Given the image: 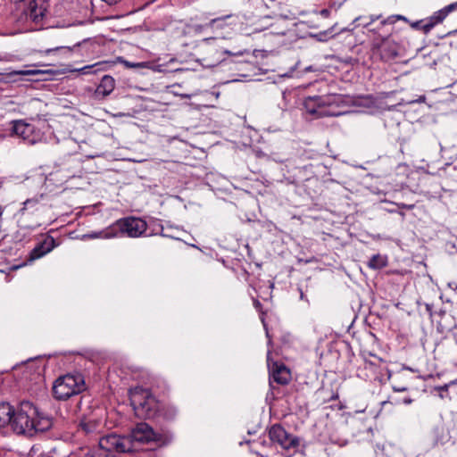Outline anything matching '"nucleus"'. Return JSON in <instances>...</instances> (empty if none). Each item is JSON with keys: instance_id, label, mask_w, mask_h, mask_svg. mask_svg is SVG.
<instances>
[{"instance_id": "obj_24", "label": "nucleus", "mask_w": 457, "mask_h": 457, "mask_svg": "<svg viewBox=\"0 0 457 457\" xmlns=\"http://www.w3.org/2000/svg\"><path fill=\"white\" fill-rule=\"evenodd\" d=\"M397 21H403L405 22H409V20L405 16L401 15V14H394V15L388 16L386 19L383 20L381 21V24L382 25L395 24Z\"/></svg>"}, {"instance_id": "obj_33", "label": "nucleus", "mask_w": 457, "mask_h": 457, "mask_svg": "<svg viewBox=\"0 0 457 457\" xmlns=\"http://www.w3.org/2000/svg\"><path fill=\"white\" fill-rule=\"evenodd\" d=\"M381 15H371L370 18V22H374L375 21L380 19Z\"/></svg>"}, {"instance_id": "obj_28", "label": "nucleus", "mask_w": 457, "mask_h": 457, "mask_svg": "<svg viewBox=\"0 0 457 457\" xmlns=\"http://www.w3.org/2000/svg\"><path fill=\"white\" fill-rule=\"evenodd\" d=\"M424 23H425V21H417L411 22V26L416 29H422V25Z\"/></svg>"}, {"instance_id": "obj_20", "label": "nucleus", "mask_w": 457, "mask_h": 457, "mask_svg": "<svg viewBox=\"0 0 457 457\" xmlns=\"http://www.w3.org/2000/svg\"><path fill=\"white\" fill-rule=\"evenodd\" d=\"M229 17H230V15H225V16L212 19L208 23H206L204 26H201V28H208V29H222L226 27L225 21Z\"/></svg>"}, {"instance_id": "obj_17", "label": "nucleus", "mask_w": 457, "mask_h": 457, "mask_svg": "<svg viewBox=\"0 0 457 457\" xmlns=\"http://www.w3.org/2000/svg\"><path fill=\"white\" fill-rule=\"evenodd\" d=\"M446 18L445 14L442 10L434 12L428 19L425 21L422 25V30L425 33L429 32L436 25L441 23Z\"/></svg>"}, {"instance_id": "obj_29", "label": "nucleus", "mask_w": 457, "mask_h": 457, "mask_svg": "<svg viewBox=\"0 0 457 457\" xmlns=\"http://www.w3.org/2000/svg\"><path fill=\"white\" fill-rule=\"evenodd\" d=\"M15 73L19 74V75H34V74L38 73V71H32V70L20 71H16Z\"/></svg>"}, {"instance_id": "obj_25", "label": "nucleus", "mask_w": 457, "mask_h": 457, "mask_svg": "<svg viewBox=\"0 0 457 457\" xmlns=\"http://www.w3.org/2000/svg\"><path fill=\"white\" fill-rule=\"evenodd\" d=\"M103 65H104V63L97 62V63H95L92 65L84 66L83 68L79 69V71H81V73H83V74L95 73V72H96V70L95 68L98 67V66H103Z\"/></svg>"}, {"instance_id": "obj_7", "label": "nucleus", "mask_w": 457, "mask_h": 457, "mask_svg": "<svg viewBox=\"0 0 457 457\" xmlns=\"http://www.w3.org/2000/svg\"><path fill=\"white\" fill-rule=\"evenodd\" d=\"M95 449L114 454L115 453L133 452V445L131 444V438H127V436H124L115 433H110L99 438L98 446L95 447Z\"/></svg>"}, {"instance_id": "obj_9", "label": "nucleus", "mask_w": 457, "mask_h": 457, "mask_svg": "<svg viewBox=\"0 0 457 457\" xmlns=\"http://www.w3.org/2000/svg\"><path fill=\"white\" fill-rule=\"evenodd\" d=\"M127 438H131L133 451H135V443L149 444L159 442L162 440V435L154 430V428L145 422L137 423L131 430V433L127 436Z\"/></svg>"}, {"instance_id": "obj_6", "label": "nucleus", "mask_w": 457, "mask_h": 457, "mask_svg": "<svg viewBox=\"0 0 457 457\" xmlns=\"http://www.w3.org/2000/svg\"><path fill=\"white\" fill-rule=\"evenodd\" d=\"M199 50L206 55L202 58L204 65L213 67L225 60L224 55H243L244 52H231L220 46L216 38H204L199 45Z\"/></svg>"}, {"instance_id": "obj_1", "label": "nucleus", "mask_w": 457, "mask_h": 457, "mask_svg": "<svg viewBox=\"0 0 457 457\" xmlns=\"http://www.w3.org/2000/svg\"><path fill=\"white\" fill-rule=\"evenodd\" d=\"M146 228L147 224L144 220L131 216L120 219L107 228L99 232L87 234L84 237L91 239L99 237L112 238L119 237L120 234L127 235L129 237H138L143 235Z\"/></svg>"}, {"instance_id": "obj_16", "label": "nucleus", "mask_w": 457, "mask_h": 457, "mask_svg": "<svg viewBox=\"0 0 457 457\" xmlns=\"http://www.w3.org/2000/svg\"><path fill=\"white\" fill-rule=\"evenodd\" d=\"M33 425L35 427L33 429L34 435L37 432H45L51 428L53 421L49 417L44 416L38 411V415L36 417V419H33Z\"/></svg>"}, {"instance_id": "obj_11", "label": "nucleus", "mask_w": 457, "mask_h": 457, "mask_svg": "<svg viewBox=\"0 0 457 457\" xmlns=\"http://www.w3.org/2000/svg\"><path fill=\"white\" fill-rule=\"evenodd\" d=\"M12 131L29 145L37 144L44 137V133L40 129L24 120L12 121Z\"/></svg>"}, {"instance_id": "obj_36", "label": "nucleus", "mask_w": 457, "mask_h": 457, "mask_svg": "<svg viewBox=\"0 0 457 457\" xmlns=\"http://www.w3.org/2000/svg\"><path fill=\"white\" fill-rule=\"evenodd\" d=\"M325 34H326V33H320V34H319L317 37H319V39H320V40H322L321 36H322V35H325Z\"/></svg>"}, {"instance_id": "obj_13", "label": "nucleus", "mask_w": 457, "mask_h": 457, "mask_svg": "<svg viewBox=\"0 0 457 457\" xmlns=\"http://www.w3.org/2000/svg\"><path fill=\"white\" fill-rule=\"evenodd\" d=\"M55 240L51 236H46L41 242L37 244L29 255V261L39 259L56 247Z\"/></svg>"}, {"instance_id": "obj_2", "label": "nucleus", "mask_w": 457, "mask_h": 457, "mask_svg": "<svg viewBox=\"0 0 457 457\" xmlns=\"http://www.w3.org/2000/svg\"><path fill=\"white\" fill-rule=\"evenodd\" d=\"M131 406L139 419H153L160 410V403L150 390L137 386L129 391Z\"/></svg>"}, {"instance_id": "obj_8", "label": "nucleus", "mask_w": 457, "mask_h": 457, "mask_svg": "<svg viewBox=\"0 0 457 457\" xmlns=\"http://www.w3.org/2000/svg\"><path fill=\"white\" fill-rule=\"evenodd\" d=\"M266 329V337L268 338V345L272 346V339L270 336L268 329ZM267 365L270 373V383L276 382L278 385L284 386L289 383L291 379L290 370L282 362L273 361L271 359V348L267 352Z\"/></svg>"}, {"instance_id": "obj_30", "label": "nucleus", "mask_w": 457, "mask_h": 457, "mask_svg": "<svg viewBox=\"0 0 457 457\" xmlns=\"http://www.w3.org/2000/svg\"><path fill=\"white\" fill-rule=\"evenodd\" d=\"M407 389L408 388L405 386H393V390L395 392H405V391H407Z\"/></svg>"}, {"instance_id": "obj_10", "label": "nucleus", "mask_w": 457, "mask_h": 457, "mask_svg": "<svg viewBox=\"0 0 457 457\" xmlns=\"http://www.w3.org/2000/svg\"><path fill=\"white\" fill-rule=\"evenodd\" d=\"M269 437L272 443H276L281 446L282 449L289 451H295L299 446V439L286 431V429L279 424H275L269 429Z\"/></svg>"}, {"instance_id": "obj_21", "label": "nucleus", "mask_w": 457, "mask_h": 457, "mask_svg": "<svg viewBox=\"0 0 457 457\" xmlns=\"http://www.w3.org/2000/svg\"><path fill=\"white\" fill-rule=\"evenodd\" d=\"M98 427L99 422L96 420H85L79 424L80 429L87 435L96 432Z\"/></svg>"}, {"instance_id": "obj_15", "label": "nucleus", "mask_w": 457, "mask_h": 457, "mask_svg": "<svg viewBox=\"0 0 457 457\" xmlns=\"http://www.w3.org/2000/svg\"><path fill=\"white\" fill-rule=\"evenodd\" d=\"M115 87V80L109 75H104L96 89V96L104 98L109 96Z\"/></svg>"}, {"instance_id": "obj_3", "label": "nucleus", "mask_w": 457, "mask_h": 457, "mask_svg": "<svg viewBox=\"0 0 457 457\" xmlns=\"http://www.w3.org/2000/svg\"><path fill=\"white\" fill-rule=\"evenodd\" d=\"M338 96L336 95H324L308 96L303 100V108L313 118L337 116V112Z\"/></svg>"}, {"instance_id": "obj_32", "label": "nucleus", "mask_w": 457, "mask_h": 457, "mask_svg": "<svg viewBox=\"0 0 457 457\" xmlns=\"http://www.w3.org/2000/svg\"><path fill=\"white\" fill-rule=\"evenodd\" d=\"M412 401H413V400H412L411 398H410V397H405V398H403V403L404 404H410V403H412Z\"/></svg>"}, {"instance_id": "obj_27", "label": "nucleus", "mask_w": 457, "mask_h": 457, "mask_svg": "<svg viewBox=\"0 0 457 457\" xmlns=\"http://www.w3.org/2000/svg\"><path fill=\"white\" fill-rule=\"evenodd\" d=\"M443 11V12L445 14V16L447 17V15L457 10V1L455 3H453V4H450L448 5H446L445 7H444L443 9H441Z\"/></svg>"}, {"instance_id": "obj_31", "label": "nucleus", "mask_w": 457, "mask_h": 457, "mask_svg": "<svg viewBox=\"0 0 457 457\" xmlns=\"http://www.w3.org/2000/svg\"><path fill=\"white\" fill-rule=\"evenodd\" d=\"M425 101H426V96H420L418 99L411 100V101L408 102V104H414V103H424Z\"/></svg>"}, {"instance_id": "obj_22", "label": "nucleus", "mask_w": 457, "mask_h": 457, "mask_svg": "<svg viewBox=\"0 0 457 457\" xmlns=\"http://www.w3.org/2000/svg\"><path fill=\"white\" fill-rule=\"evenodd\" d=\"M432 439H433V444L435 445H437L439 444L442 445L445 443V430H444L443 427L434 428V429L432 431Z\"/></svg>"}, {"instance_id": "obj_18", "label": "nucleus", "mask_w": 457, "mask_h": 457, "mask_svg": "<svg viewBox=\"0 0 457 457\" xmlns=\"http://www.w3.org/2000/svg\"><path fill=\"white\" fill-rule=\"evenodd\" d=\"M13 414V407L8 403H0V427L10 424Z\"/></svg>"}, {"instance_id": "obj_19", "label": "nucleus", "mask_w": 457, "mask_h": 457, "mask_svg": "<svg viewBox=\"0 0 457 457\" xmlns=\"http://www.w3.org/2000/svg\"><path fill=\"white\" fill-rule=\"evenodd\" d=\"M387 265V259L386 256L380 254L373 255L368 262V266L373 270H379Z\"/></svg>"}, {"instance_id": "obj_34", "label": "nucleus", "mask_w": 457, "mask_h": 457, "mask_svg": "<svg viewBox=\"0 0 457 457\" xmlns=\"http://www.w3.org/2000/svg\"><path fill=\"white\" fill-rule=\"evenodd\" d=\"M161 227V231H160V235L162 236V237H169V235L165 234L164 233V228L162 226H160Z\"/></svg>"}, {"instance_id": "obj_35", "label": "nucleus", "mask_w": 457, "mask_h": 457, "mask_svg": "<svg viewBox=\"0 0 457 457\" xmlns=\"http://www.w3.org/2000/svg\"><path fill=\"white\" fill-rule=\"evenodd\" d=\"M447 388H448L447 385H445V386L439 387L440 390H447Z\"/></svg>"}, {"instance_id": "obj_12", "label": "nucleus", "mask_w": 457, "mask_h": 457, "mask_svg": "<svg viewBox=\"0 0 457 457\" xmlns=\"http://www.w3.org/2000/svg\"><path fill=\"white\" fill-rule=\"evenodd\" d=\"M381 60L390 62L400 55L401 46L392 38H384L378 46Z\"/></svg>"}, {"instance_id": "obj_14", "label": "nucleus", "mask_w": 457, "mask_h": 457, "mask_svg": "<svg viewBox=\"0 0 457 457\" xmlns=\"http://www.w3.org/2000/svg\"><path fill=\"white\" fill-rule=\"evenodd\" d=\"M48 9L46 0H31L29 5V16L36 23L40 22Z\"/></svg>"}, {"instance_id": "obj_37", "label": "nucleus", "mask_w": 457, "mask_h": 457, "mask_svg": "<svg viewBox=\"0 0 457 457\" xmlns=\"http://www.w3.org/2000/svg\"><path fill=\"white\" fill-rule=\"evenodd\" d=\"M277 34L285 35V31H279V32H277Z\"/></svg>"}, {"instance_id": "obj_5", "label": "nucleus", "mask_w": 457, "mask_h": 457, "mask_svg": "<svg viewBox=\"0 0 457 457\" xmlns=\"http://www.w3.org/2000/svg\"><path fill=\"white\" fill-rule=\"evenodd\" d=\"M85 389L86 384L83 376L79 373H69L54 381L53 394L55 399L65 401L82 393Z\"/></svg>"}, {"instance_id": "obj_39", "label": "nucleus", "mask_w": 457, "mask_h": 457, "mask_svg": "<svg viewBox=\"0 0 457 457\" xmlns=\"http://www.w3.org/2000/svg\"><path fill=\"white\" fill-rule=\"evenodd\" d=\"M326 12H327V11H326V10H323V11H322V13H323V14H326Z\"/></svg>"}, {"instance_id": "obj_26", "label": "nucleus", "mask_w": 457, "mask_h": 457, "mask_svg": "<svg viewBox=\"0 0 457 457\" xmlns=\"http://www.w3.org/2000/svg\"><path fill=\"white\" fill-rule=\"evenodd\" d=\"M329 440L332 444L337 445L340 447H344L348 444V440L345 438H340L338 436H336L334 435H331L329 437Z\"/></svg>"}, {"instance_id": "obj_4", "label": "nucleus", "mask_w": 457, "mask_h": 457, "mask_svg": "<svg viewBox=\"0 0 457 457\" xmlns=\"http://www.w3.org/2000/svg\"><path fill=\"white\" fill-rule=\"evenodd\" d=\"M38 415L37 408L29 401L21 403L17 410L13 409L10 425L17 434L33 436V419Z\"/></svg>"}, {"instance_id": "obj_23", "label": "nucleus", "mask_w": 457, "mask_h": 457, "mask_svg": "<svg viewBox=\"0 0 457 457\" xmlns=\"http://www.w3.org/2000/svg\"><path fill=\"white\" fill-rule=\"evenodd\" d=\"M82 457H117V456L115 454L104 453L101 450H96L95 448H92V449L87 450V452L85 453Z\"/></svg>"}, {"instance_id": "obj_38", "label": "nucleus", "mask_w": 457, "mask_h": 457, "mask_svg": "<svg viewBox=\"0 0 457 457\" xmlns=\"http://www.w3.org/2000/svg\"><path fill=\"white\" fill-rule=\"evenodd\" d=\"M326 12H327V11H326V10H323V11H322V13H323V14H326Z\"/></svg>"}]
</instances>
